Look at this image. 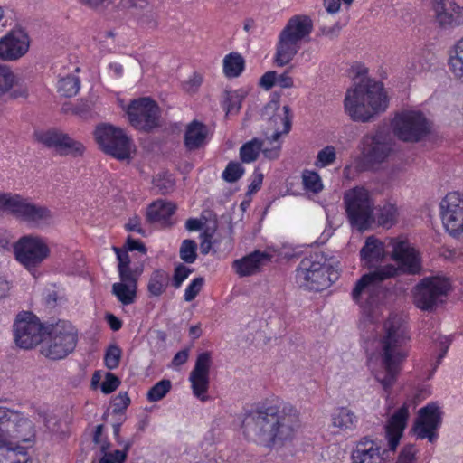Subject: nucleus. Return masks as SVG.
<instances>
[{
  "label": "nucleus",
  "instance_id": "obj_1",
  "mask_svg": "<svg viewBox=\"0 0 463 463\" xmlns=\"http://www.w3.org/2000/svg\"><path fill=\"white\" fill-rule=\"evenodd\" d=\"M299 426L298 410L279 398L256 404L245 412L241 424L247 439L276 449L291 443Z\"/></svg>",
  "mask_w": 463,
  "mask_h": 463
},
{
  "label": "nucleus",
  "instance_id": "obj_2",
  "mask_svg": "<svg viewBox=\"0 0 463 463\" xmlns=\"http://www.w3.org/2000/svg\"><path fill=\"white\" fill-rule=\"evenodd\" d=\"M411 335L402 317L392 315L383 324V332L379 340V355L383 370L375 374L386 392L395 383L402 364L409 355Z\"/></svg>",
  "mask_w": 463,
  "mask_h": 463
},
{
  "label": "nucleus",
  "instance_id": "obj_3",
  "mask_svg": "<svg viewBox=\"0 0 463 463\" xmlns=\"http://www.w3.org/2000/svg\"><path fill=\"white\" fill-rule=\"evenodd\" d=\"M366 69L357 72L359 82L354 89L346 91L344 100L345 111L354 121L368 122L375 114L384 111L388 107V99L383 84L371 79H365Z\"/></svg>",
  "mask_w": 463,
  "mask_h": 463
},
{
  "label": "nucleus",
  "instance_id": "obj_4",
  "mask_svg": "<svg viewBox=\"0 0 463 463\" xmlns=\"http://www.w3.org/2000/svg\"><path fill=\"white\" fill-rule=\"evenodd\" d=\"M313 22L307 15H294L288 19L278 36L273 62L283 67L291 62L303 43L309 40Z\"/></svg>",
  "mask_w": 463,
  "mask_h": 463
},
{
  "label": "nucleus",
  "instance_id": "obj_5",
  "mask_svg": "<svg viewBox=\"0 0 463 463\" xmlns=\"http://www.w3.org/2000/svg\"><path fill=\"white\" fill-rule=\"evenodd\" d=\"M397 276L395 266L388 264L363 275L352 290V298L364 310H372L385 298L383 281Z\"/></svg>",
  "mask_w": 463,
  "mask_h": 463
},
{
  "label": "nucleus",
  "instance_id": "obj_6",
  "mask_svg": "<svg viewBox=\"0 0 463 463\" xmlns=\"http://www.w3.org/2000/svg\"><path fill=\"white\" fill-rule=\"evenodd\" d=\"M77 341L75 327L68 321L59 320L47 326L41 354L51 360L63 359L75 349Z\"/></svg>",
  "mask_w": 463,
  "mask_h": 463
},
{
  "label": "nucleus",
  "instance_id": "obj_7",
  "mask_svg": "<svg viewBox=\"0 0 463 463\" xmlns=\"http://www.w3.org/2000/svg\"><path fill=\"white\" fill-rule=\"evenodd\" d=\"M297 282L300 287L320 291L331 284L327 276L326 257L321 251H315L305 256L296 273Z\"/></svg>",
  "mask_w": 463,
  "mask_h": 463
},
{
  "label": "nucleus",
  "instance_id": "obj_8",
  "mask_svg": "<svg viewBox=\"0 0 463 463\" xmlns=\"http://www.w3.org/2000/svg\"><path fill=\"white\" fill-rule=\"evenodd\" d=\"M94 137L99 148L107 155L124 161L131 157L134 148L133 140L122 128L110 124H100L94 131Z\"/></svg>",
  "mask_w": 463,
  "mask_h": 463
},
{
  "label": "nucleus",
  "instance_id": "obj_9",
  "mask_svg": "<svg viewBox=\"0 0 463 463\" xmlns=\"http://www.w3.org/2000/svg\"><path fill=\"white\" fill-rule=\"evenodd\" d=\"M344 203L350 224L358 231H365L373 219V202L368 190L354 187L345 193Z\"/></svg>",
  "mask_w": 463,
  "mask_h": 463
},
{
  "label": "nucleus",
  "instance_id": "obj_10",
  "mask_svg": "<svg viewBox=\"0 0 463 463\" xmlns=\"http://www.w3.org/2000/svg\"><path fill=\"white\" fill-rule=\"evenodd\" d=\"M13 248L15 260L34 277L37 269L51 255L46 240L36 235L22 236Z\"/></svg>",
  "mask_w": 463,
  "mask_h": 463
},
{
  "label": "nucleus",
  "instance_id": "obj_11",
  "mask_svg": "<svg viewBox=\"0 0 463 463\" xmlns=\"http://www.w3.org/2000/svg\"><path fill=\"white\" fill-rule=\"evenodd\" d=\"M14 342L23 349H32L43 344L47 326L37 316L30 311H23L16 316L13 325Z\"/></svg>",
  "mask_w": 463,
  "mask_h": 463
},
{
  "label": "nucleus",
  "instance_id": "obj_12",
  "mask_svg": "<svg viewBox=\"0 0 463 463\" xmlns=\"http://www.w3.org/2000/svg\"><path fill=\"white\" fill-rule=\"evenodd\" d=\"M450 287L447 278H424L413 289V303L421 310L432 311L439 303L443 302V298L447 296Z\"/></svg>",
  "mask_w": 463,
  "mask_h": 463
},
{
  "label": "nucleus",
  "instance_id": "obj_13",
  "mask_svg": "<svg viewBox=\"0 0 463 463\" xmlns=\"http://www.w3.org/2000/svg\"><path fill=\"white\" fill-rule=\"evenodd\" d=\"M392 128L400 140L415 143L430 133V125L423 113L407 110L396 115Z\"/></svg>",
  "mask_w": 463,
  "mask_h": 463
},
{
  "label": "nucleus",
  "instance_id": "obj_14",
  "mask_svg": "<svg viewBox=\"0 0 463 463\" xmlns=\"http://www.w3.org/2000/svg\"><path fill=\"white\" fill-rule=\"evenodd\" d=\"M126 113L130 125L137 129L149 132L159 126L160 109L151 98L131 100Z\"/></svg>",
  "mask_w": 463,
  "mask_h": 463
},
{
  "label": "nucleus",
  "instance_id": "obj_15",
  "mask_svg": "<svg viewBox=\"0 0 463 463\" xmlns=\"http://www.w3.org/2000/svg\"><path fill=\"white\" fill-rule=\"evenodd\" d=\"M391 257L397 263V275L404 273L409 275L420 274L422 270V263L420 253L409 242L402 238H392L389 241Z\"/></svg>",
  "mask_w": 463,
  "mask_h": 463
},
{
  "label": "nucleus",
  "instance_id": "obj_16",
  "mask_svg": "<svg viewBox=\"0 0 463 463\" xmlns=\"http://www.w3.org/2000/svg\"><path fill=\"white\" fill-rule=\"evenodd\" d=\"M440 215L449 235L463 241V194L449 193L440 202Z\"/></svg>",
  "mask_w": 463,
  "mask_h": 463
},
{
  "label": "nucleus",
  "instance_id": "obj_17",
  "mask_svg": "<svg viewBox=\"0 0 463 463\" xmlns=\"http://www.w3.org/2000/svg\"><path fill=\"white\" fill-rule=\"evenodd\" d=\"M442 423V411L435 403H429L419 410L418 417L412 427V431L418 439H428L434 442L437 438V430Z\"/></svg>",
  "mask_w": 463,
  "mask_h": 463
},
{
  "label": "nucleus",
  "instance_id": "obj_18",
  "mask_svg": "<svg viewBox=\"0 0 463 463\" xmlns=\"http://www.w3.org/2000/svg\"><path fill=\"white\" fill-rule=\"evenodd\" d=\"M362 154L364 159L371 163H382L392 150V140L383 129L364 136L362 139Z\"/></svg>",
  "mask_w": 463,
  "mask_h": 463
},
{
  "label": "nucleus",
  "instance_id": "obj_19",
  "mask_svg": "<svg viewBox=\"0 0 463 463\" xmlns=\"http://www.w3.org/2000/svg\"><path fill=\"white\" fill-rule=\"evenodd\" d=\"M37 140L49 148H53L61 156H80L85 146L68 134L56 129L37 134Z\"/></svg>",
  "mask_w": 463,
  "mask_h": 463
},
{
  "label": "nucleus",
  "instance_id": "obj_20",
  "mask_svg": "<svg viewBox=\"0 0 463 463\" xmlns=\"http://www.w3.org/2000/svg\"><path fill=\"white\" fill-rule=\"evenodd\" d=\"M29 47L28 34L22 29L12 30L0 39V60L17 61L27 53Z\"/></svg>",
  "mask_w": 463,
  "mask_h": 463
},
{
  "label": "nucleus",
  "instance_id": "obj_21",
  "mask_svg": "<svg viewBox=\"0 0 463 463\" xmlns=\"http://www.w3.org/2000/svg\"><path fill=\"white\" fill-rule=\"evenodd\" d=\"M212 364V354L210 352L199 354L189 376L194 395L203 402L207 400L205 393L209 388V375Z\"/></svg>",
  "mask_w": 463,
  "mask_h": 463
},
{
  "label": "nucleus",
  "instance_id": "obj_22",
  "mask_svg": "<svg viewBox=\"0 0 463 463\" xmlns=\"http://www.w3.org/2000/svg\"><path fill=\"white\" fill-rule=\"evenodd\" d=\"M13 214L16 218L36 226L46 224L52 218V214L47 207L34 204L20 195L17 196Z\"/></svg>",
  "mask_w": 463,
  "mask_h": 463
},
{
  "label": "nucleus",
  "instance_id": "obj_23",
  "mask_svg": "<svg viewBox=\"0 0 463 463\" xmlns=\"http://www.w3.org/2000/svg\"><path fill=\"white\" fill-rule=\"evenodd\" d=\"M436 22L442 28L454 27L463 23L460 6L451 0H432Z\"/></svg>",
  "mask_w": 463,
  "mask_h": 463
},
{
  "label": "nucleus",
  "instance_id": "obj_24",
  "mask_svg": "<svg viewBox=\"0 0 463 463\" xmlns=\"http://www.w3.org/2000/svg\"><path fill=\"white\" fill-rule=\"evenodd\" d=\"M409 418V405L404 403L387 420L385 425V437L391 450H395L400 443L403 430Z\"/></svg>",
  "mask_w": 463,
  "mask_h": 463
},
{
  "label": "nucleus",
  "instance_id": "obj_25",
  "mask_svg": "<svg viewBox=\"0 0 463 463\" xmlns=\"http://www.w3.org/2000/svg\"><path fill=\"white\" fill-rule=\"evenodd\" d=\"M381 447L373 439H361L351 454L352 463H383Z\"/></svg>",
  "mask_w": 463,
  "mask_h": 463
},
{
  "label": "nucleus",
  "instance_id": "obj_26",
  "mask_svg": "<svg viewBox=\"0 0 463 463\" xmlns=\"http://www.w3.org/2000/svg\"><path fill=\"white\" fill-rule=\"evenodd\" d=\"M175 205L171 202L157 200L147 207L146 221L152 224H159L161 227L170 226L171 216L175 212Z\"/></svg>",
  "mask_w": 463,
  "mask_h": 463
},
{
  "label": "nucleus",
  "instance_id": "obj_27",
  "mask_svg": "<svg viewBox=\"0 0 463 463\" xmlns=\"http://www.w3.org/2000/svg\"><path fill=\"white\" fill-rule=\"evenodd\" d=\"M208 128L202 122L193 120L184 133V146L188 151H194L206 144Z\"/></svg>",
  "mask_w": 463,
  "mask_h": 463
},
{
  "label": "nucleus",
  "instance_id": "obj_28",
  "mask_svg": "<svg viewBox=\"0 0 463 463\" xmlns=\"http://www.w3.org/2000/svg\"><path fill=\"white\" fill-rule=\"evenodd\" d=\"M14 418V428H12V439L22 442H33L36 430L33 421L18 411H15Z\"/></svg>",
  "mask_w": 463,
  "mask_h": 463
},
{
  "label": "nucleus",
  "instance_id": "obj_29",
  "mask_svg": "<svg viewBox=\"0 0 463 463\" xmlns=\"http://www.w3.org/2000/svg\"><path fill=\"white\" fill-rule=\"evenodd\" d=\"M269 256L267 253L260 252L259 250L234 261L233 266L236 269V272L241 276H250L256 273L263 260H269Z\"/></svg>",
  "mask_w": 463,
  "mask_h": 463
},
{
  "label": "nucleus",
  "instance_id": "obj_30",
  "mask_svg": "<svg viewBox=\"0 0 463 463\" xmlns=\"http://www.w3.org/2000/svg\"><path fill=\"white\" fill-rule=\"evenodd\" d=\"M383 243L373 237H368L360 250V256L364 265L371 268L383 260Z\"/></svg>",
  "mask_w": 463,
  "mask_h": 463
},
{
  "label": "nucleus",
  "instance_id": "obj_31",
  "mask_svg": "<svg viewBox=\"0 0 463 463\" xmlns=\"http://www.w3.org/2000/svg\"><path fill=\"white\" fill-rule=\"evenodd\" d=\"M332 425L339 431L347 432L356 429L358 417L347 407L336 409L331 415Z\"/></svg>",
  "mask_w": 463,
  "mask_h": 463
},
{
  "label": "nucleus",
  "instance_id": "obj_32",
  "mask_svg": "<svg viewBox=\"0 0 463 463\" xmlns=\"http://www.w3.org/2000/svg\"><path fill=\"white\" fill-rule=\"evenodd\" d=\"M14 414V410L0 406V445L8 446L11 443Z\"/></svg>",
  "mask_w": 463,
  "mask_h": 463
},
{
  "label": "nucleus",
  "instance_id": "obj_33",
  "mask_svg": "<svg viewBox=\"0 0 463 463\" xmlns=\"http://www.w3.org/2000/svg\"><path fill=\"white\" fill-rule=\"evenodd\" d=\"M398 210L392 203H384L383 206H373V223H377L381 226L391 227L397 221Z\"/></svg>",
  "mask_w": 463,
  "mask_h": 463
},
{
  "label": "nucleus",
  "instance_id": "obj_34",
  "mask_svg": "<svg viewBox=\"0 0 463 463\" xmlns=\"http://www.w3.org/2000/svg\"><path fill=\"white\" fill-rule=\"evenodd\" d=\"M169 280V274L165 270L160 269L154 270L147 284L149 295L152 297L161 296L166 290Z\"/></svg>",
  "mask_w": 463,
  "mask_h": 463
},
{
  "label": "nucleus",
  "instance_id": "obj_35",
  "mask_svg": "<svg viewBox=\"0 0 463 463\" xmlns=\"http://www.w3.org/2000/svg\"><path fill=\"white\" fill-rule=\"evenodd\" d=\"M137 285L126 283H114L111 292L117 299L123 305L133 304L137 299Z\"/></svg>",
  "mask_w": 463,
  "mask_h": 463
},
{
  "label": "nucleus",
  "instance_id": "obj_36",
  "mask_svg": "<svg viewBox=\"0 0 463 463\" xmlns=\"http://www.w3.org/2000/svg\"><path fill=\"white\" fill-rule=\"evenodd\" d=\"M245 67L243 57L238 52H231L223 60V71L228 78H236L241 75Z\"/></svg>",
  "mask_w": 463,
  "mask_h": 463
},
{
  "label": "nucleus",
  "instance_id": "obj_37",
  "mask_svg": "<svg viewBox=\"0 0 463 463\" xmlns=\"http://www.w3.org/2000/svg\"><path fill=\"white\" fill-rule=\"evenodd\" d=\"M24 448L14 449L9 446L0 445V463H28Z\"/></svg>",
  "mask_w": 463,
  "mask_h": 463
},
{
  "label": "nucleus",
  "instance_id": "obj_38",
  "mask_svg": "<svg viewBox=\"0 0 463 463\" xmlns=\"http://www.w3.org/2000/svg\"><path fill=\"white\" fill-rule=\"evenodd\" d=\"M263 142L259 138H253L246 142L240 148V158L243 163H251L257 160L261 151Z\"/></svg>",
  "mask_w": 463,
  "mask_h": 463
},
{
  "label": "nucleus",
  "instance_id": "obj_39",
  "mask_svg": "<svg viewBox=\"0 0 463 463\" xmlns=\"http://www.w3.org/2000/svg\"><path fill=\"white\" fill-rule=\"evenodd\" d=\"M449 65L456 77L463 78V38L456 43L454 54L449 57Z\"/></svg>",
  "mask_w": 463,
  "mask_h": 463
},
{
  "label": "nucleus",
  "instance_id": "obj_40",
  "mask_svg": "<svg viewBox=\"0 0 463 463\" xmlns=\"http://www.w3.org/2000/svg\"><path fill=\"white\" fill-rule=\"evenodd\" d=\"M80 88V81L77 76L68 75L60 80L58 85L59 92L64 97L75 96Z\"/></svg>",
  "mask_w": 463,
  "mask_h": 463
},
{
  "label": "nucleus",
  "instance_id": "obj_41",
  "mask_svg": "<svg viewBox=\"0 0 463 463\" xmlns=\"http://www.w3.org/2000/svg\"><path fill=\"white\" fill-rule=\"evenodd\" d=\"M171 387V381L163 379L149 389L146 398L151 402L160 401L170 392Z\"/></svg>",
  "mask_w": 463,
  "mask_h": 463
},
{
  "label": "nucleus",
  "instance_id": "obj_42",
  "mask_svg": "<svg viewBox=\"0 0 463 463\" xmlns=\"http://www.w3.org/2000/svg\"><path fill=\"white\" fill-rule=\"evenodd\" d=\"M242 96L238 91L225 90L223 98V108L226 113L236 114L239 112Z\"/></svg>",
  "mask_w": 463,
  "mask_h": 463
},
{
  "label": "nucleus",
  "instance_id": "obj_43",
  "mask_svg": "<svg viewBox=\"0 0 463 463\" xmlns=\"http://www.w3.org/2000/svg\"><path fill=\"white\" fill-rule=\"evenodd\" d=\"M197 244L194 241L186 239L182 241L179 255L185 263L192 264L197 258Z\"/></svg>",
  "mask_w": 463,
  "mask_h": 463
},
{
  "label": "nucleus",
  "instance_id": "obj_44",
  "mask_svg": "<svg viewBox=\"0 0 463 463\" xmlns=\"http://www.w3.org/2000/svg\"><path fill=\"white\" fill-rule=\"evenodd\" d=\"M302 179L303 185L306 190L317 194L323 188L320 176L318 175L317 173L314 171H304L302 175Z\"/></svg>",
  "mask_w": 463,
  "mask_h": 463
},
{
  "label": "nucleus",
  "instance_id": "obj_45",
  "mask_svg": "<svg viewBox=\"0 0 463 463\" xmlns=\"http://www.w3.org/2000/svg\"><path fill=\"white\" fill-rule=\"evenodd\" d=\"M336 159L335 149L333 146H326L320 150L315 163L317 167H326L332 165Z\"/></svg>",
  "mask_w": 463,
  "mask_h": 463
},
{
  "label": "nucleus",
  "instance_id": "obj_46",
  "mask_svg": "<svg viewBox=\"0 0 463 463\" xmlns=\"http://www.w3.org/2000/svg\"><path fill=\"white\" fill-rule=\"evenodd\" d=\"M154 185L158 189L161 194H169L174 190L175 181L172 175L167 174H159L153 180Z\"/></svg>",
  "mask_w": 463,
  "mask_h": 463
},
{
  "label": "nucleus",
  "instance_id": "obj_47",
  "mask_svg": "<svg viewBox=\"0 0 463 463\" xmlns=\"http://www.w3.org/2000/svg\"><path fill=\"white\" fill-rule=\"evenodd\" d=\"M244 174L243 166L238 162H230L222 173V178L228 183L238 181Z\"/></svg>",
  "mask_w": 463,
  "mask_h": 463
},
{
  "label": "nucleus",
  "instance_id": "obj_48",
  "mask_svg": "<svg viewBox=\"0 0 463 463\" xmlns=\"http://www.w3.org/2000/svg\"><path fill=\"white\" fill-rule=\"evenodd\" d=\"M14 73L6 65H0V97L5 96V92L13 86Z\"/></svg>",
  "mask_w": 463,
  "mask_h": 463
},
{
  "label": "nucleus",
  "instance_id": "obj_49",
  "mask_svg": "<svg viewBox=\"0 0 463 463\" xmlns=\"http://www.w3.org/2000/svg\"><path fill=\"white\" fill-rule=\"evenodd\" d=\"M121 354V349L118 345H109L104 356V362L107 368L110 370L117 368L120 362Z\"/></svg>",
  "mask_w": 463,
  "mask_h": 463
},
{
  "label": "nucleus",
  "instance_id": "obj_50",
  "mask_svg": "<svg viewBox=\"0 0 463 463\" xmlns=\"http://www.w3.org/2000/svg\"><path fill=\"white\" fill-rule=\"evenodd\" d=\"M118 275L120 278L119 283H126L131 285H137L138 277L142 271V269L138 270L137 269H132L130 267L118 269Z\"/></svg>",
  "mask_w": 463,
  "mask_h": 463
},
{
  "label": "nucleus",
  "instance_id": "obj_51",
  "mask_svg": "<svg viewBox=\"0 0 463 463\" xmlns=\"http://www.w3.org/2000/svg\"><path fill=\"white\" fill-rule=\"evenodd\" d=\"M192 269L186 267L185 265L179 263L175 268L174 276L172 279V286L175 288H179L182 283L188 278L191 274Z\"/></svg>",
  "mask_w": 463,
  "mask_h": 463
},
{
  "label": "nucleus",
  "instance_id": "obj_52",
  "mask_svg": "<svg viewBox=\"0 0 463 463\" xmlns=\"http://www.w3.org/2000/svg\"><path fill=\"white\" fill-rule=\"evenodd\" d=\"M203 283L204 279L203 277L194 279L185 289L184 300L186 302L194 300L199 294V292L202 290Z\"/></svg>",
  "mask_w": 463,
  "mask_h": 463
},
{
  "label": "nucleus",
  "instance_id": "obj_53",
  "mask_svg": "<svg viewBox=\"0 0 463 463\" xmlns=\"http://www.w3.org/2000/svg\"><path fill=\"white\" fill-rule=\"evenodd\" d=\"M120 379L111 373H106L105 380L100 385L101 392L109 394L117 390L120 384Z\"/></svg>",
  "mask_w": 463,
  "mask_h": 463
},
{
  "label": "nucleus",
  "instance_id": "obj_54",
  "mask_svg": "<svg viewBox=\"0 0 463 463\" xmlns=\"http://www.w3.org/2000/svg\"><path fill=\"white\" fill-rule=\"evenodd\" d=\"M130 398L127 392H119L114 399L112 407L114 414H123L124 411L129 406Z\"/></svg>",
  "mask_w": 463,
  "mask_h": 463
},
{
  "label": "nucleus",
  "instance_id": "obj_55",
  "mask_svg": "<svg viewBox=\"0 0 463 463\" xmlns=\"http://www.w3.org/2000/svg\"><path fill=\"white\" fill-rule=\"evenodd\" d=\"M9 94L11 99L26 98L28 95V89L25 85L20 84L16 76L13 86L5 92V95Z\"/></svg>",
  "mask_w": 463,
  "mask_h": 463
},
{
  "label": "nucleus",
  "instance_id": "obj_56",
  "mask_svg": "<svg viewBox=\"0 0 463 463\" xmlns=\"http://www.w3.org/2000/svg\"><path fill=\"white\" fill-rule=\"evenodd\" d=\"M17 196L18 194H0V210L8 211L13 214Z\"/></svg>",
  "mask_w": 463,
  "mask_h": 463
},
{
  "label": "nucleus",
  "instance_id": "obj_57",
  "mask_svg": "<svg viewBox=\"0 0 463 463\" xmlns=\"http://www.w3.org/2000/svg\"><path fill=\"white\" fill-rule=\"evenodd\" d=\"M277 72L275 71H269L265 72L260 79V86L266 90H270L276 85Z\"/></svg>",
  "mask_w": 463,
  "mask_h": 463
},
{
  "label": "nucleus",
  "instance_id": "obj_58",
  "mask_svg": "<svg viewBox=\"0 0 463 463\" xmlns=\"http://www.w3.org/2000/svg\"><path fill=\"white\" fill-rule=\"evenodd\" d=\"M126 452L123 450H115L113 453H105L100 458L99 463H122L126 458Z\"/></svg>",
  "mask_w": 463,
  "mask_h": 463
},
{
  "label": "nucleus",
  "instance_id": "obj_59",
  "mask_svg": "<svg viewBox=\"0 0 463 463\" xmlns=\"http://www.w3.org/2000/svg\"><path fill=\"white\" fill-rule=\"evenodd\" d=\"M117 0H113L115 3ZM119 4L125 8L146 9L149 7L148 0H119Z\"/></svg>",
  "mask_w": 463,
  "mask_h": 463
},
{
  "label": "nucleus",
  "instance_id": "obj_60",
  "mask_svg": "<svg viewBox=\"0 0 463 463\" xmlns=\"http://www.w3.org/2000/svg\"><path fill=\"white\" fill-rule=\"evenodd\" d=\"M113 250L117 255V259L118 260V269L130 267V258L128 253V250H123L118 247H113Z\"/></svg>",
  "mask_w": 463,
  "mask_h": 463
},
{
  "label": "nucleus",
  "instance_id": "obj_61",
  "mask_svg": "<svg viewBox=\"0 0 463 463\" xmlns=\"http://www.w3.org/2000/svg\"><path fill=\"white\" fill-rule=\"evenodd\" d=\"M126 250L130 251L137 250L142 254L146 253V247L145 244L140 241L133 239L132 237H128L126 241Z\"/></svg>",
  "mask_w": 463,
  "mask_h": 463
},
{
  "label": "nucleus",
  "instance_id": "obj_62",
  "mask_svg": "<svg viewBox=\"0 0 463 463\" xmlns=\"http://www.w3.org/2000/svg\"><path fill=\"white\" fill-rule=\"evenodd\" d=\"M413 458L414 448L413 446H408L402 450L396 463H411Z\"/></svg>",
  "mask_w": 463,
  "mask_h": 463
},
{
  "label": "nucleus",
  "instance_id": "obj_63",
  "mask_svg": "<svg viewBox=\"0 0 463 463\" xmlns=\"http://www.w3.org/2000/svg\"><path fill=\"white\" fill-rule=\"evenodd\" d=\"M43 421L45 427L52 432L57 433L60 431V420L54 416L43 415Z\"/></svg>",
  "mask_w": 463,
  "mask_h": 463
},
{
  "label": "nucleus",
  "instance_id": "obj_64",
  "mask_svg": "<svg viewBox=\"0 0 463 463\" xmlns=\"http://www.w3.org/2000/svg\"><path fill=\"white\" fill-rule=\"evenodd\" d=\"M276 85L283 89H289L294 86V81L292 77L288 75V72L286 71L279 75L277 74Z\"/></svg>",
  "mask_w": 463,
  "mask_h": 463
}]
</instances>
